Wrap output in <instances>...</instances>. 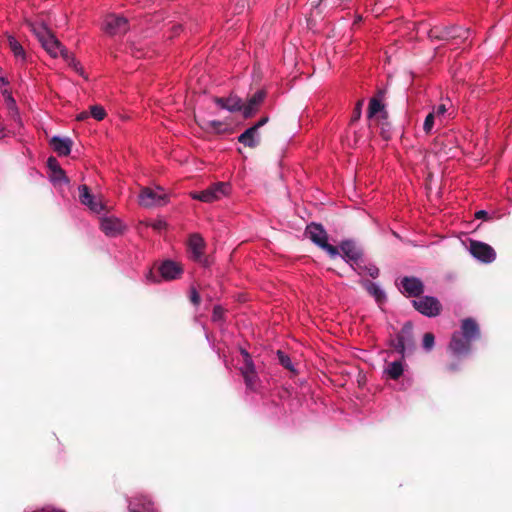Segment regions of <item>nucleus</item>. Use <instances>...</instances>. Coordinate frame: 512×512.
I'll use <instances>...</instances> for the list:
<instances>
[{"label": "nucleus", "mask_w": 512, "mask_h": 512, "mask_svg": "<svg viewBox=\"0 0 512 512\" xmlns=\"http://www.w3.org/2000/svg\"><path fill=\"white\" fill-rule=\"evenodd\" d=\"M27 25L52 57L56 58L61 55L77 72L83 73L80 63L71 56L70 52L62 46L44 23L28 21Z\"/></svg>", "instance_id": "obj_1"}, {"label": "nucleus", "mask_w": 512, "mask_h": 512, "mask_svg": "<svg viewBox=\"0 0 512 512\" xmlns=\"http://www.w3.org/2000/svg\"><path fill=\"white\" fill-rule=\"evenodd\" d=\"M470 30L461 26L435 25L427 30V36L431 41H464L468 38Z\"/></svg>", "instance_id": "obj_2"}, {"label": "nucleus", "mask_w": 512, "mask_h": 512, "mask_svg": "<svg viewBox=\"0 0 512 512\" xmlns=\"http://www.w3.org/2000/svg\"><path fill=\"white\" fill-rule=\"evenodd\" d=\"M305 234L314 244L326 251L331 258L339 255V249L328 243V234L321 224L310 223L306 227Z\"/></svg>", "instance_id": "obj_3"}, {"label": "nucleus", "mask_w": 512, "mask_h": 512, "mask_svg": "<svg viewBox=\"0 0 512 512\" xmlns=\"http://www.w3.org/2000/svg\"><path fill=\"white\" fill-rule=\"evenodd\" d=\"M168 202V194L162 187H143L138 196V203L145 208L163 206Z\"/></svg>", "instance_id": "obj_4"}, {"label": "nucleus", "mask_w": 512, "mask_h": 512, "mask_svg": "<svg viewBox=\"0 0 512 512\" xmlns=\"http://www.w3.org/2000/svg\"><path fill=\"white\" fill-rule=\"evenodd\" d=\"M240 354L242 356V361L239 371L244 379L246 388L251 391H255L259 384V377L256 372L254 362L250 354L245 349L241 348Z\"/></svg>", "instance_id": "obj_5"}, {"label": "nucleus", "mask_w": 512, "mask_h": 512, "mask_svg": "<svg viewBox=\"0 0 512 512\" xmlns=\"http://www.w3.org/2000/svg\"><path fill=\"white\" fill-rule=\"evenodd\" d=\"M392 345L394 348L402 355L405 356L406 352H412L415 348V341L413 335V325L411 322H406L399 333L396 336V339L392 341Z\"/></svg>", "instance_id": "obj_6"}, {"label": "nucleus", "mask_w": 512, "mask_h": 512, "mask_svg": "<svg viewBox=\"0 0 512 512\" xmlns=\"http://www.w3.org/2000/svg\"><path fill=\"white\" fill-rule=\"evenodd\" d=\"M412 305L416 311L426 317H436L442 311V304L433 296H421L412 301Z\"/></svg>", "instance_id": "obj_7"}, {"label": "nucleus", "mask_w": 512, "mask_h": 512, "mask_svg": "<svg viewBox=\"0 0 512 512\" xmlns=\"http://www.w3.org/2000/svg\"><path fill=\"white\" fill-rule=\"evenodd\" d=\"M102 29L110 36L122 35L129 30V23L123 16L109 14L103 20Z\"/></svg>", "instance_id": "obj_8"}, {"label": "nucleus", "mask_w": 512, "mask_h": 512, "mask_svg": "<svg viewBox=\"0 0 512 512\" xmlns=\"http://www.w3.org/2000/svg\"><path fill=\"white\" fill-rule=\"evenodd\" d=\"M230 186L226 182H217L210 185L199 194L194 193V200H200L205 203H211L221 199L229 193Z\"/></svg>", "instance_id": "obj_9"}, {"label": "nucleus", "mask_w": 512, "mask_h": 512, "mask_svg": "<svg viewBox=\"0 0 512 512\" xmlns=\"http://www.w3.org/2000/svg\"><path fill=\"white\" fill-rule=\"evenodd\" d=\"M206 250L207 246L203 237L198 233H194V264L197 263L203 268L211 266L213 258Z\"/></svg>", "instance_id": "obj_10"}, {"label": "nucleus", "mask_w": 512, "mask_h": 512, "mask_svg": "<svg viewBox=\"0 0 512 512\" xmlns=\"http://www.w3.org/2000/svg\"><path fill=\"white\" fill-rule=\"evenodd\" d=\"M469 251L473 257L484 263H491L496 258V252L490 245L477 240H470Z\"/></svg>", "instance_id": "obj_11"}, {"label": "nucleus", "mask_w": 512, "mask_h": 512, "mask_svg": "<svg viewBox=\"0 0 512 512\" xmlns=\"http://www.w3.org/2000/svg\"><path fill=\"white\" fill-rule=\"evenodd\" d=\"M339 248L342 251V257L347 263L351 266H353V264L358 265V261H360L363 256V251L354 241L344 240L340 243Z\"/></svg>", "instance_id": "obj_12"}, {"label": "nucleus", "mask_w": 512, "mask_h": 512, "mask_svg": "<svg viewBox=\"0 0 512 512\" xmlns=\"http://www.w3.org/2000/svg\"><path fill=\"white\" fill-rule=\"evenodd\" d=\"M400 284L402 293L408 297H416L418 299L424 292V284L417 277L405 276L401 279Z\"/></svg>", "instance_id": "obj_13"}, {"label": "nucleus", "mask_w": 512, "mask_h": 512, "mask_svg": "<svg viewBox=\"0 0 512 512\" xmlns=\"http://www.w3.org/2000/svg\"><path fill=\"white\" fill-rule=\"evenodd\" d=\"M101 230L108 237H116L123 233L125 225L123 222L114 216H105L100 220Z\"/></svg>", "instance_id": "obj_14"}, {"label": "nucleus", "mask_w": 512, "mask_h": 512, "mask_svg": "<svg viewBox=\"0 0 512 512\" xmlns=\"http://www.w3.org/2000/svg\"><path fill=\"white\" fill-rule=\"evenodd\" d=\"M266 97L265 90H258L254 93L246 104L242 103V115L245 119L253 117L258 111Z\"/></svg>", "instance_id": "obj_15"}, {"label": "nucleus", "mask_w": 512, "mask_h": 512, "mask_svg": "<svg viewBox=\"0 0 512 512\" xmlns=\"http://www.w3.org/2000/svg\"><path fill=\"white\" fill-rule=\"evenodd\" d=\"M80 202L87 206L92 212L100 213L104 210V205L93 195L86 185H80L78 187Z\"/></svg>", "instance_id": "obj_16"}, {"label": "nucleus", "mask_w": 512, "mask_h": 512, "mask_svg": "<svg viewBox=\"0 0 512 512\" xmlns=\"http://www.w3.org/2000/svg\"><path fill=\"white\" fill-rule=\"evenodd\" d=\"M449 350L457 358L467 356L471 350V342L461 337L459 333H454L449 343Z\"/></svg>", "instance_id": "obj_17"}, {"label": "nucleus", "mask_w": 512, "mask_h": 512, "mask_svg": "<svg viewBox=\"0 0 512 512\" xmlns=\"http://www.w3.org/2000/svg\"><path fill=\"white\" fill-rule=\"evenodd\" d=\"M182 272V266L172 260H165L159 266L160 276L166 281L177 279Z\"/></svg>", "instance_id": "obj_18"}, {"label": "nucleus", "mask_w": 512, "mask_h": 512, "mask_svg": "<svg viewBox=\"0 0 512 512\" xmlns=\"http://www.w3.org/2000/svg\"><path fill=\"white\" fill-rule=\"evenodd\" d=\"M47 167L51 172L49 179L54 185L69 183V179L55 157L51 156L47 159Z\"/></svg>", "instance_id": "obj_19"}, {"label": "nucleus", "mask_w": 512, "mask_h": 512, "mask_svg": "<svg viewBox=\"0 0 512 512\" xmlns=\"http://www.w3.org/2000/svg\"><path fill=\"white\" fill-rule=\"evenodd\" d=\"M128 509L129 512H157L154 503L144 495L133 497L129 501Z\"/></svg>", "instance_id": "obj_20"}, {"label": "nucleus", "mask_w": 512, "mask_h": 512, "mask_svg": "<svg viewBox=\"0 0 512 512\" xmlns=\"http://www.w3.org/2000/svg\"><path fill=\"white\" fill-rule=\"evenodd\" d=\"M462 336L472 342L480 337V329L477 322L472 318H466L461 323Z\"/></svg>", "instance_id": "obj_21"}, {"label": "nucleus", "mask_w": 512, "mask_h": 512, "mask_svg": "<svg viewBox=\"0 0 512 512\" xmlns=\"http://www.w3.org/2000/svg\"><path fill=\"white\" fill-rule=\"evenodd\" d=\"M50 142L53 150L59 156H67L71 153L72 141L70 138L53 136Z\"/></svg>", "instance_id": "obj_22"}, {"label": "nucleus", "mask_w": 512, "mask_h": 512, "mask_svg": "<svg viewBox=\"0 0 512 512\" xmlns=\"http://www.w3.org/2000/svg\"><path fill=\"white\" fill-rule=\"evenodd\" d=\"M216 104L222 109L230 112H238L242 110V100L238 96L231 95L229 97L215 98Z\"/></svg>", "instance_id": "obj_23"}, {"label": "nucleus", "mask_w": 512, "mask_h": 512, "mask_svg": "<svg viewBox=\"0 0 512 512\" xmlns=\"http://www.w3.org/2000/svg\"><path fill=\"white\" fill-rule=\"evenodd\" d=\"M238 141L246 147L255 148L260 143L258 131L255 129V127L251 126L239 135Z\"/></svg>", "instance_id": "obj_24"}, {"label": "nucleus", "mask_w": 512, "mask_h": 512, "mask_svg": "<svg viewBox=\"0 0 512 512\" xmlns=\"http://www.w3.org/2000/svg\"><path fill=\"white\" fill-rule=\"evenodd\" d=\"M7 36V42H8V46L10 48V51L12 52L13 56L21 61V62H25L26 61V52L23 48V46L21 45V43L11 34H6Z\"/></svg>", "instance_id": "obj_25"}, {"label": "nucleus", "mask_w": 512, "mask_h": 512, "mask_svg": "<svg viewBox=\"0 0 512 512\" xmlns=\"http://www.w3.org/2000/svg\"><path fill=\"white\" fill-rule=\"evenodd\" d=\"M377 125L380 127V135L384 140L391 139L392 136V125L388 119V112H384V114L378 115L376 119Z\"/></svg>", "instance_id": "obj_26"}, {"label": "nucleus", "mask_w": 512, "mask_h": 512, "mask_svg": "<svg viewBox=\"0 0 512 512\" xmlns=\"http://www.w3.org/2000/svg\"><path fill=\"white\" fill-rule=\"evenodd\" d=\"M362 285L365 290L375 298L377 302L380 303L385 300L386 296L384 291L376 283L365 280L362 282Z\"/></svg>", "instance_id": "obj_27"}, {"label": "nucleus", "mask_w": 512, "mask_h": 512, "mask_svg": "<svg viewBox=\"0 0 512 512\" xmlns=\"http://www.w3.org/2000/svg\"><path fill=\"white\" fill-rule=\"evenodd\" d=\"M387 112L385 105L379 99H370L367 116L369 119H376L377 114L381 115Z\"/></svg>", "instance_id": "obj_28"}, {"label": "nucleus", "mask_w": 512, "mask_h": 512, "mask_svg": "<svg viewBox=\"0 0 512 512\" xmlns=\"http://www.w3.org/2000/svg\"><path fill=\"white\" fill-rule=\"evenodd\" d=\"M386 373L388 376L393 379L397 380L402 374H403V364L401 360L394 361L388 364V367L386 369Z\"/></svg>", "instance_id": "obj_29"}, {"label": "nucleus", "mask_w": 512, "mask_h": 512, "mask_svg": "<svg viewBox=\"0 0 512 512\" xmlns=\"http://www.w3.org/2000/svg\"><path fill=\"white\" fill-rule=\"evenodd\" d=\"M277 357H278V360H279V363L286 369H288L289 371H292L294 372L295 369L292 365V362H291V359L290 357L285 354L283 351L281 350H278L277 351Z\"/></svg>", "instance_id": "obj_30"}, {"label": "nucleus", "mask_w": 512, "mask_h": 512, "mask_svg": "<svg viewBox=\"0 0 512 512\" xmlns=\"http://www.w3.org/2000/svg\"><path fill=\"white\" fill-rule=\"evenodd\" d=\"M90 116L96 119L97 121H101L106 116L105 109L100 105H93L90 107Z\"/></svg>", "instance_id": "obj_31"}, {"label": "nucleus", "mask_w": 512, "mask_h": 512, "mask_svg": "<svg viewBox=\"0 0 512 512\" xmlns=\"http://www.w3.org/2000/svg\"><path fill=\"white\" fill-rule=\"evenodd\" d=\"M145 225L151 227L153 230L157 232H161L166 229L167 223L164 219L158 218L155 220L147 221Z\"/></svg>", "instance_id": "obj_32"}, {"label": "nucleus", "mask_w": 512, "mask_h": 512, "mask_svg": "<svg viewBox=\"0 0 512 512\" xmlns=\"http://www.w3.org/2000/svg\"><path fill=\"white\" fill-rule=\"evenodd\" d=\"M435 337L431 332H427L423 336L422 346L426 351H431L434 347Z\"/></svg>", "instance_id": "obj_33"}, {"label": "nucleus", "mask_w": 512, "mask_h": 512, "mask_svg": "<svg viewBox=\"0 0 512 512\" xmlns=\"http://www.w3.org/2000/svg\"><path fill=\"white\" fill-rule=\"evenodd\" d=\"M363 103H364V100L361 99L359 100L354 109H353V113H352V116H351V120H350V123L353 124L355 122H357L360 118H361V114H362V106H363Z\"/></svg>", "instance_id": "obj_34"}, {"label": "nucleus", "mask_w": 512, "mask_h": 512, "mask_svg": "<svg viewBox=\"0 0 512 512\" xmlns=\"http://www.w3.org/2000/svg\"><path fill=\"white\" fill-rule=\"evenodd\" d=\"M435 113H432L430 112L426 118H425V121H424V124H423V130L425 131V133L429 134L434 126V122H435Z\"/></svg>", "instance_id": "obj_35"}, {"label": "nucleus", "mask_w": 512, "mask_h": 512, "mask_svg": "<svg viewBox=\"0 0 512 512\" xmlns=\"http://www.w3.org/2000/svg\"><path fill=\"white\" fill-rule=\"evenodd\" d=\"M341 0H320L319 6L322 8H327L329 6H337L340 4Z\"/></svg>", "instance_id": "obj_36"}, {"label": "nucleus", "mask_w": 512, "mask_h": 512, "mask_svg": "<svg viewBox=\"0 0 512 512\" xmlns=\"http://www.w3.org/2000/svg\"><path fill=\"white\" fill-rule=\"evenodd\" d=\"M365 272L368 273L372 278H377L379 276V269L374 265L365 267Z\"/></svg>", "instance_id": "obj_37"}, {"label": "nucleus", "mask_w": 512, "mask_h": 512, "mask_svg": "<svg viewBox=\"0 0 512 512\" xmlns=\"http://www.w3.org/2000/svg\"><path fill=\"white\" fill-rule=\"evenodd\" d=\"M224 310L220 306L213 308V320L218 321L222 318Z\"/></svg>", "instance_id": "obj_38"}, {"label": "nucleus", "mask_w": 512, "mask_h": 512, "mask_svg": "<svg viewBox=\"0 0 512 512\" xmlns=\"http://www.w3.org/2000/svg\"><path fill=\"white\" fill-rule=\"evenodd\" d=\"M447 112V108L445 104H440L437 108H434L432 113H435L436 117H440Z\"/></svg>", "instance_id": "obj_39"}, {"label": "nucleus", "mask_w": 512, "mask_h": 512, "mask_svg": "<svg viewBox=\"0 0 512 512\" xmlns=\"http://www.w3.org/2000/svg\"><path fill=\"white\" fill-rule=\"evenodd\" d=\"M269 117L263 116L261 117L254 125L255 129L258 131L262 126H264L266 123H268Z\"/></svg>", "instance_id": "obj_40"}, {"label": "nucleus", "mask_w": 512, "mask_h": 512, "mask_svg": "<svg viewBox=\"0 0 512 512\" xmlns=\"http://www.w3.org/2000/svg\"><path fill=\"white\" fill-rule=\"evenodd\" d=\"M385 95H386V89L384 88H379L377 91H376V94L374 97H372L371 99H379V101H383L384 98H385Z\"/></svg>", "instance_id": "obj_41"}, {"label": "nucleus", "mask_w": 512, "mask_h": 512, "mask_svg": "<svg viewBox=\"0 0 512 512\" xmlns=\"http://www.w3.org/2000/svg\"><path fill=\"white\" fill-rule=\"evenodd\" d=\"M89 116H90L89 112H87V111H82V112H80L79 114H77V116H76V120H77V121H84V120L88 119V118H89Z\"/></svg>", "instance_id": "obj_42"}, {"label": "nucleus", "mask_w": 512, "mask_h": 512, "mask_svg": "<svg viewBox=\"0 0 512 512\" xmlns=\"http://www.w3.org/2000/svg\"><path fill=\"white\" fill-rule=\"evenodd\" d=\"M359 275H361L363 272H365V267H367L366 265H361L359 262H358V265H355L353 264V266H351Z\"/></svg>", "instance_id": "obj_43"}, {"label": "nucleus", "mask_w": 512, "mask_h": 512, "mask_svg": "<svg viewBox=\"0 0 512 512\" xmlns=\"http://www.w3.org/2000/svg\"><path fill=\"white\" fill-rule=\"evenodd\" d=\"M477 219H488V213L485 210H479L475 213Z\"/></svg>", "instance_id": "obj_44"}, {"label": "nucleus", "mask_w": 512, "mask_h": 512, "mask_svg": "<svg viewBox=\"0 0 512 512\" xmlns=\"http://www.w3.org/2000/svg\"><path fill=\"white\" fill-rule=\"evenodd\" d=\"M212 125L218 133L224 132V130L221 129V127L223 126L221 122L214 121L212 122Z\"/></svg>", "instance_id": "obj_45"}, {"label": "nucleus", "mask_w": 512, "mask_h": 512, "mask_svg": "<svg viewBox=\"0 0 512 512\" xmlns=\"http://www.w3.org/2000/svg\"><path fill=\"white\" fill-rule=\"evenodd\" d=\"M200 294L194 289V297H193V300H194V306L198 305L199 302H200Z\"/></svg>", "instance_id": "obj_46"}, {"label": "nucleus", "mask_w": 512, "mask_h": 512, "mask_svg": "<svg viewBox=\"0 0 512 512\" xmlns=\"http://www.w3.org/2000/svg\"><path fill=\"white\" fill-rule=\"evenodd\" d=\"M247 4H248L247 0H237V6L241 10H243L246 7Z\"/></svg>", "instance_id": "obj_47"}, {"label": "nucleus", "mask_w": 512, "mask_h": 512, "mask_svg": "<svg viewBox=\"0 0 512 512\" xmlns=\"http://www.w3.org/2000/svg\"><path fill=\"white\" fill-rule=\"evenodd\" d=\"M448 370L451 371V372H455L458 370V366L457 364H454V363H451L448 365Z\"/></svg>", "instance_id": "obj_48"}, {"label": "nucleus", "mask_w": 512, "mask_h": 512, "mask_svg": "<svg viewBox=\"0 0 512 512\" xmlns=\"http://www.w3.org/2000/svg\"><path fill=\"white\" fill-rule=\"evenodd\" d=\"M147 279L151 282H157L156 277L153 275V273L150 271L147 275Z\"/></svg>", "instance_id": "obj_49"}, {"label": "nucleus", "mask_w": 512, "mask_h": 512, "mask_svg": "<svg viewBox=\"0 0 512 512\" xmlns=\"http://www.w3.org/2000/svg\"><path fill=\"white\" fill-rule=\"evenodd\" d=\"M5 136V128L3 126H0V139H3Z\"/></svg>", "instance_id": "obj_50"}, {"label": "nucleus", "mask_w": 512, "mask_h": 512, "mask_svg": "<svg viewBox=\"0 0 512 512\" xmlns=\"http://www.w3.org/2000/svg\"><path fill=\"white\" fill-rule=\"evenodd\" d=\"M187 247L190 249L192 247V236L190 235L187 239Z\"/></svg>", "instance_id": "obj_51"}, {"label": "nucleus", "mask_w": 512, "mask_h": 512, "mask_svg": "<svg viewBox=\"0 0 512 512\" xmlns=\"http://www.w3.org/2000/svg\"><path fill=\"white\" fill-rule=\"evenodd\" d=\"M188 298L192 301V287L187 291Z\"/></svg>", "instance_id": "obj_52"}, {"label": "nucleus", "mask_w": 512, "mask_h": 512, "mask_svg": "<svg viewBox=\"0 0 512 512\" xmlns=\"http://www.w3.org/2000/svg\"><path fill=\"white\" fill-rule=\"evenodd\" d=\"M15 115H16V117H17V120L20 122V117H19V114H18V111H17V110L15 111Z\"/></svg>", "instance_id": "obj_53"}, {"label": "nucleus", "mask_w": 512, "mask_h": 512, "mask_svg": "<svg viewBox=\"0 0 512 512\" xmlns=\"http://www.w3.org/2000/svg\"><path fill=\"white\" fill-rule=\"evenodd\" d=\"M10 100H11V103H12L13 105H15V100H14V99H12V98H11Z\"/></svg>", "instance_id": "obj_54"}]
</instances>
